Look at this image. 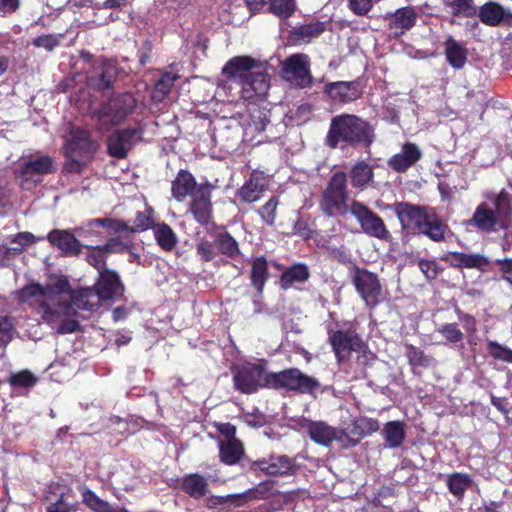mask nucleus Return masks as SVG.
I'll use <instances>...</instances> for the list:
<instances>
[{"mask_svg":"<svg viewBox=\"0 0 512 512\" xmlns=\"http://www.w3.org/2000/svg\"><path fill=\"white\" fill-rule=\"evenodd\" d=\"M16 295L19 302L28 304L50 325L76 310L94 311L102 303L94 287L72 291L69 281L63 276L49 277L45 286L29 284Z\"/></svg>","mask_w":512,"mask_h":512,"instance_id":"1","label":"nucleus"},{"mask_svg":"<svg viewBox=\"0 0 512 512\" xmlns=\"http://www.w3.org/2000/svg\"><path fill=\"white\" fill-rule=\"evenodd\" d=\"M228 81L241 87L242 97H264L270 88V77L265 66L249 56H237L222 69Z\"/></svg>","mask_w":512,"mask_h":512,"instance_id":"2","label":"nucleus"},{"mask_svg":"<svg viewBox=\"0 0 512 512\" xmlns=\"http://www.w3.org/2000/svg\"><path fill=\"white\" fill-rule=\"evenodd\" d=\"M373 140V130L368 122L356 115L341 114L331 119L325 144L334 149L340 143L369 146Z\"/></svg>","mask_w":512,"mask_h":512,"instance_id":"3","label":"nucleus"},{"mask_svg":"<svg viewBox=\"0 0 512 512\" xmlns=\"http://www.w3.org/2000/svg\"><path fill=\"white\" fill-rule=\"evenodd\" d=\"M483 197L494 205V209L487 202L479 204L468 220V225L489 233L495 231L496 226L512 214V184L498 194L486 191Z\"/></svg>","mask_w":512,"mask_h":512,"instance_id":"4","label":"nucleus"},{"mask_svg":"<svg viewBox=\"0 0 512 512\" xmlns=\"http://www.w3.org/2000/svg\"><path fill=\"white\" fill-rule=\"evenodd\" d=\"M394 211L404 229L417 230L436 242L443 240L446 226L431 209L400 202Z\"/></svg>","mask_w":512,"mask_h":512,"instance_id":"5","label":"nucleus"},{"mask_svg":"<svg viewBox=\"0 0 512 512\" xmlns=\"http://www.w3.org/2000/svg\"><path fill=\"white\" fill-rule=\"evenodd\" d=\"M348 199L347 176L344 172H336L321 194L319 209L327 217L345 216L351 213Z\"/></svg>","mask_w":512,"mask_h":512,"instance_id":"6","label":"nucleus"},{"mask_svg":"<svg viewBox=\"0 0 512 512\" xmlns=\"http://www.w3.org/2000/svg\"><path fill=\"white\" fill-rule=\"evenodd\" d=\"M64 149L69 158L66 169L69 172H78L86 159L95 151L96 143L91 140L86 130L70 125Z\"/></svg>","mask_w":512,"mask_h":512,"instance_id":"7","label":"nucleus"},{"mask_svg":"<svg viewBox=\"0 0 512 512\" xmlns=\"http://www.w3.org/2000/svg\"><path fill=\"white\" fill-rule=\"evenodd\" d=\"M329 341L338 362L348 360L352 352L361 354L365 359L371 356L365 343L352 329L329 331Z\"/></svg>","mask_w":512,"mask_h":512,"instance_id":"8","label":"nucleus"},{"mask_svg":"<svg viewBox=\"0 0 512 512\" xmlns=\"http://www.w3.org/2000/svg\"><path fill=\"white\" fill-rule=\"evenodd\" d=\"M136 100L130 93L121 94L110 99L94 113L102 128L123 121L135 108Z\"/></svg>","mask_w":512,"mask_h":512,"instance_id":"9","label":"nucleus"},{"mask_svg":"<svg viewBox=\"0 0 512 512\" xmlns=\"http://www.w3.org/2000/svg\"><path fill=\"white\" fill-rule=\"evenodd\" d=\"M269 379L270 374L265 372L260 363H244L233 372L235 388L245 394L254 393L259 387H270Z\"/></svg>","mask_w":512,"mask_h":512,"instance_id":"10","label":"nucleus"},{"mask_svg":"<svg viewBox=\"0 0 512 512\" xmlns=\"http://www.w3.org/2000/svg\"><path fill=\"white\" fill-rule=\"evenodd\" d=\"M270 387L286 388L298 391L303 394L313 393L320 387L317 379L303 374L298 369H289L280 373H271L269 379Z\"/></svg>","mask_w":512,"mask_h":512,"instance_id":"11","label":"nucleus"},{"mask_svg":"<svg viewBox=\"0 0 512 512\" xmlns=\"http://www.w3.org/2000/svg\"><path fill=\"white\" fill-rule=\"evenodd\" d=\"M282 77L292 86L305 88L311 85L310 58L303 53L292 54L281 66Z\"/></svg>","mask_w":512,"mask_h":512,"instance_id":"12","label":"nucleus"},{"mask_svg":"<svg viewBox=\"0 0 512 512\" xmlns=\"http://www.w3.org/2000/svg\"><path fill=\"white\" fill-rule=\"evenodd\" d=\"M351 277L356 291L366 306L375 307L382 296V285L377 274L365 268L354 267Z\"/></svg>","mask_w":512,"mask_h":512,"instance_id":"13","label":"nucleus"},{"mask_svg":"<svg viewBox=\"0 0 512 512\" xmlns=\"http://www.w3.org/2000/svg\"><path fill=\"white\" fill-rule=\"evenodd\" d=\"M351 214L367 235L381 240L389 238L390 233L383 220L361 202L351 201Z\"/></svg>","mask_w":512,"mask_h":512,"instance_id":"14","label":"nucleus"},{"mask_svg":"<svg viewBox=\"0 0 512 512\" xmlns=\"http://www.w3.org/2000/svg\"><path fill=\"white\" fill-rule=\"evenodd\" d=\"M299 426L312 441L324 447H329L334 440L343 441L344 436H347L344 430H338L323 421L302 418L299 421Z\"/></svg>","mask_w":512,"mask_h":512,"instance_id":"15","label":"nucleus"},{"mask_svg":"<svg viewBox=\"0 0 512 512\" xmlns=\"http://www.w3.org/2000/svg\"><path fill=\"white\" fill-rule=\"evenodd\" d=\"M142 139V130L127 128L118 130L108 139V153L115 158L126 157L128 151Z\"/></svg>","mask_w":512,"mask_h":512,"instance_id":"16","label":"nucleus"},{"mask_svg":"<svg viewBox=\"0 0 512 512\" xmlns=\"http://www.w3.org/2000/svg\"><path fill=\"white\" fill-rule=\"evenodd\" d=\"M211 191L212 186L210 184H200L191 197L189 211L195 221L201 225L207 224L211 219Z\"/></svg>","mask_w":512,"mask_h":512,"instance_id":"17","label":"nucleus"},{"mask_svg":"<svg viewBox=\"0 0 512 512\" xmlns=\"http://www.w3.org/2000/svg\"><path fill=\"white\" fill-rule=\"evenodd\" d=\"M94 289L102 302L115 299L124 293V285L118 273L110 269L100 271Z\"/></svg>","mask_w":512,"mask_h":512,"instance_id":"18","label":"nucleus"},{"mask_svg":"<svg viewBox=\"0 0 512 512\" xmlns=\"http://www.w3.org/2000/svg\"><path fill=\"white\" fill-rule=\"evenodd\" d=\"M100 228H106L114 232L128 229L127 223L122 220L103 218L90 220L84 225L75 228V233L79 237L93 242L95 239L102 237Z\"/></svg>","mask_w":512,"mask_h":512,"instance_id":"19","label":"nucleus"},{"mask_svg":"<svg viewBox=\"0 0 512 512\" xmlns=\"http://www.w3.org/2000/svg\"><path fill=\"white\" fill-rule=\"evenodd\" d=\"M388 29L394 37L402 36L416 24L417 13L413 7L407 6L385 15Z\"/></svg>","mask_w":512,"mask_h":512,"instance_id":"20","label":"nucleus"},{"mask_svg":"<svg viewBox=\"0 0 512 512\" xmlns=\"http://www.w3.org/2000/svg\"><path fill=\"white\" fill-rule=\"evenodd\" d=\"M258 468L270 476L291 475L296 470L294 461L286 455L270 456L255 463Z\"/></svg>","mask_w":512,"mask_h":512,"instance_id":"21","label":"nucleus"},{"mask_svg":"<svg viewBox=\"0 0 512 512\" xmlns=\"http://www.w3.org/2000/svg\"><path fill=\"white\" fill-rule=\"evenodd\" d=\"M325 92L329 97L341 103H349L358 99L361 95L359 85L355 81H338L325 85Z\"/></svg>","mask_w":512,"mask_h":512,"instance_id":"22","label":"nucleus"},{"mask_svg":"<svg viewBox=\"0 0 512 512\" xmlns=\"http://www.w3.org/2000/svg\"><path fill=\"white\" fill-rule=\"evenodd\" d=\"M48 241L64 252L66 255H77L81 252L83 245L74 234L68 230H52L47 235Z\"/></svg>","mask_w":512,"mask_h":512,"instance_id":"23","label":"nucleus"},{"mask_svg":"<svg viewBox=\"0 0 512 512\" xmlns=\"http://www.w3.org/2000/svg\"><path fill=\"white\" fill-rule=\"evenodd\" d=\"M478 16L480 21L488 26L512 22V14L496 2H487L481 6Z\"/></svg>","mask_w":512,"mask_h":512,"instance_id":"24","label":"nucleus"},{"mask_svg":"<svg viewBox=\"0 0 512 512\" xmlns=\"http://www.w3.org/2000/svg\"><path fill=\"white\" fill-rule=\"evenodd\" d=\"M422 156L417 145L406 143L403 145L400 153L395 154L388 161L389 166L396 172H405L414 165Z\"/></svg>","mask_w":512,"mask_h":512,"instance_id":"25","label":"nucleus"},{"mask_svg":"<svg viewBox=\"0 0 512 512\" xmlns=\"http://www.w3.org/2000/svg\"><path fill=\"white\" fill-rule=\"evenodd\" d=\"M194 176L187 170H180L172 182L171 191L173 197L182 202L187 196L192 197L198 188Z\"/></svg>","mask_w":512,"mask_h":512,"instance_id":"26","label":"nucleus"},{"mask_svg":"<svg viewBox=\"0 0 512 512\" xmlns=\"http://www.w3.org/2000/svg\"><path fill=\"white\" fill-rule=\"evenodd\" d=\"M324 24L309 23L295 27L291 32L289 39L294 45H302L311 42L324 32Z\"/></svg>","mask_w":512,"mask_h":512,"instance_id":"27","label":"nucleus"},{"mask_svg":"<svg viewBox=\"0 0 512 512\" xmlns=\"http://www.w3.org/2000/svg\"><path fill=\"white\" fill-rule=\"evenodd\" d=\"M378 429L379 423L377 420L368 417H358L352 422L351 427L347 428V432H345L347 436H344V439L349 436H355L356 439L349 440L351 445H355L359 439L376 432Z\"/></svg>","mask_w":512,"mask_h":512,"instance_id":"28","label":"nucleus"},{"mask_svg":"<svg viewBox=\"0 0 512 512\" xmlns=\"http://www.w3.org/2000/svg\"><path fill=\"white\" fill-rule=\"evenodd\" d=\"M265 189L264 178L252 175L238 190L237 195L242 201L252 203L262 197Z\"/></svg>","mask_w":512,"mask_h":512,"instance_id":"29","label":"nucleus"},{"mask_svg":"<svg viewBox=\"0 0 512 512\" xmlns=\"http://www.w3.org/2000/svg\"><path fill=\"white\" fill-rule=\"evenodd\" d=\"M182 490L194 499L204 497L208 492L207 479L198 473L188 474L181 482Z\"/></svg>","mask_w":512,"mask_h":512,"instance_id":"30","label":"nucleus"},{"mask_svg":"<svg viewBox=\"0 0 512 512\" xmlns=\"http://www.w3.org/2000/svg\"><path fill=\"white\" fill-rule=\"evenodd\" d=\"M444 46L448 63L455 69L463 68L467 59L466 48L452 36L447 37Z\"/></svg>","mask_w":512,"mask_h":512,"instance_id":"31","label":"nucleus"},{"mask_svg":"<svg viewBox=\"0 0 512 512\" xmlns=\"http://www.w3.org/2000/svg\"><path fill=\"white\" fill-rule=\"evenodd\" d=\"M309 276V270L306 265H292L283 272L280 278V286L281 288L287 290L291 287H294L296 284L304 283L308 280Z\"/></svg>","mask_w":512,"mask_h":512,"instance_id":"32","label":"nucleus"},{"mask_svg":"<svg viewBox=\"0 0 512 512\" xmlns=\"http://www.w3.org/2000/svg\"><path fill=\"white\" fill-rule=\"evenodd\" d=\"M250 279L255 289L259 293H262L268 279V264L267 260L263 256L253 259L251 263Z\"/></svg>","mask_w":512,"mask_h":512,"instance_id":"33","label":"nucleus"},{"mask_svg":"<svg viewBox=\"0 0 512 512\" xmlns=\"http://www.w3.org/2000/svg\"><path fill=\"white\" fill-rule=\"evenodd\" d=\"M157 244L165 251H171L177 244V236L173 229L166 223H158L153 227Z\"/></svg>","mask_w":512,"mask_h":512,"instance_id":"34","label":"nucleus"},{"mask_svg":"<svg viewBox=\"0 0 512 512\" xmlns=\"http://www.w3.org/2000/svg\"><path fill=\"white\" fill-rule=\"evenodd\" d=\"M243 446L237 439H227V441L220 444V457L221 461L227 465L236 464L242 454Z\"/></svg>","mask_w":512,"mask_h":512,"instance_id":"35","label":"nucleus"},{"mask_svg":"<svg viewBox=\"0 0 512 512\" xmlns=\"http://www.w3.org/2000/svg\"><path fill=\"white\" fill-rule=\"evenodd\" d=\"M271 489L272 484L270 482H261L255 487L237 494L238 502L236 503V507L244 506L254 500L267 498L271 493Z\"/></svg>","mask_w":512,"mask_h":512,"instance_id":"36","label":"nucleus"},{"mask_svg":"<svg viewBox=\"0 0 512 512\" xmlns=\"http://www.w3.org/2000/svg\"><path fill=\"white\" fill-rule=\"evenodd\" d=\"M352 186L363 189L373 178L372 167L364 161L357 162L350 171Z\"/></svg>","mask_w":512,"mask_h":512,"instance_id":"37","label":"nucleus"},{"mask_svg":"<svg viewBox=\"0 0 512 512\" xmlns=\"http://www.w3.org/2000/svg\"><path fill=\"white\" fill-rule=\"evenodd\" d=\"M443 4L454 17L469 18L477 12L474 0H443Z\"/></svg>","mask_w":512,"mask_h":512,"instance_id":"38","label":"nucleus"},{"mask_svg":"<svg viewBox=\"0 0 512 512\" xmlns=\"http://www.w3.org/2000/svg\"><path fill=\"white\" fill-rule=\"evenodd\" d=\"M446 484L451 494L462 499L466 490L472 485V479L468 474L453 473L447 476Z\"/></svg>","mask_w":512,"mask_h":512,"instance_id":"39","label":"nucleus"},{"mask_svg":"<svg viewBox=\"0 0 512 512\" xmlns=\"http://www.w3.org/2000/svg\"><path fill=\"white\" fill-rule=\"evenodd\" d=\"M384 439L390 448L399 447L404 438V424L400 421H390L383 428Z\"/></svg>","mask_w":512,"mask_h":512,"instance_id":"40","label":"nucleus"},{"mask_svg":"<svg viewBox=\"0 0 512 512\" xmlns=\"http://www.w3.org/2000/svg\"><path fill=\"white\" fill-rule=\"evenodd\" d=\"M52 159L48 156H41L34 160L27 161L22 168V175L32 177L34 174L43 175L52 171Z\"/></svg>","mask_w":512,"mask_h":512,"instance_id":"41","label":"nucleus"},{"mask_svg":"<svg viewBox=\"0 0 512 512\" xmlns=\"http://www.w3.org/2000/svg\"><path fill=\"white\" fill-rule=\"evenodd\" d=\"M82 501L87 505L93 512H128L126 509H114L106 501L100 499L90 489H84L82 491Z\"/></svg>","mask_w":512,"mask_h":512,"instance_id":"42","label":"nucleus"},{"mask_svg":"<svg viewBox=\"0 0 512 512\" xmlns=\"http://www.w3.org/2000/svg\"><path fill=\"white\" fill-rule=\"evenodd\" d=\"M153 217L154 209L150 206H146L144 211L137 212L131 226L127 224L128 229L126 231L136 233L146 231L150 228L153 229L155 226Z\"/></svg>","mask_w":512,"mask_h":512,"instance_id":"43","label":"nucleus"},{"mask_svg":"<svg viewBox=\"0 0 512 512\" xmlns=\"http://www.w3.org/2000/svg\"><path fill=\"white\" fill-rule=\"evenodd\" d=\"M406 355L409 364L413 367L428 368L436 365V361L433 357L426 355L424 351L413 345L406 346Z\"/></svg>","mask_w":512,"mask_h":512,"instance_id":"44","label":"nucleus"},{"mask_svg":"<svg viewBox=\"0 0 512 512\" xmlns=\"http://www.w3.org/2000/svg\"><path fill=\"white\" fill-rule=\"evenodd\" d=\"M297 9L295 0H270L268 11L281 19L291 17Z\"/></svg>","mask_w":512,"mask_h":512,"instance_id":"45","label":"nucleus"},{"mask_svg":"<svg viewBox=\"0 0 512 512\" xmlns=\"http://www.w3.org/2000/svg\"><path fill=\"white\" fill-rule=\"evenodd\" d=\"M215 245L222 254L231 258L240 253L237 241L226 232L217 235Z\"/></svg>","mask_w":512,"mask_h":512,"instance_id":"46","label":"nucleus"},{"mask_svg":"<svg viewBox=\"0 0 512 512\" xmlns=\"http://www.w3.org/2000/svg\"><path fill=\"white\" fill-rule=\"evenodd\" d=\"M116 77V69L112 65H106L102 68L97 81L94 82L90 78V84L97 87L99 90L109 89Z\"/></svg>","mask_w":512,"mask_h":512,"instance_id":"47","label":"nucleus"},{"mask_svg":"<svg viewBox=\"0 0 512 512\" xmlns=\"http://www.w3.org/2000/svg\"><path fill=\"white\" fill-rule=\"evenodd\" d=\"M487 351L489 355L496 360L512 363V350L507 346L489 340L487 343Z\"/></svg>","mask_w":512,"mask_h":512,"instance_id":"48","label":"nucleus"},{"mask_svg":"<svg viewBox=\"0 0 512 512\" xmlns=\"http://www.w3.org/2000/svg\"><path fill=\"white\" fill-rule=\"evenodd\" d=\"M269 121L268 111L259 108L253 109L250 114L248 129L262 132L265 130V127Z\"/></svg>","mask_w":512,"mask_h":512,"instance_id":"49","label":"nucleus"},{"mask_svg":"<svg viewBox=\"0 0 512 512\" xmlns=\"http://www.w3.org/2000/svg\"><path fill=\"white\" fill-rule=\"evenodd\" d=\"M455 258L466 268H482L488 264V260L480 254L456 253Z\"/></svg>","mask_w":512,"mask_h":512,"instance_id":"50","label":"nucleus"},{"mask_svg":"<svg viewBox=\"0 0 512 512\" xmlns=\"http://www.w3.org/2000/svg\"><path fill=\"white\" fill-rule=\"evenodd\" d=\"M106 251L103 246H95L90 247L89 252L87 254V262L95 267L98 272L104 270V266L106 263Z\"/></svg>","mask_w":512,"mask_h":512,"instance_id":"51","label":"nucleus"},{"mask_svg":"<svg viewBox=\"0 0 512 512\" xmlns=\"http://www.w3.org/2000/svg\"><path fill=\"white\" fill-rule=\"evenodd\" d=\"M69 492H61L59 499L51 504L47 511L48 512H76V505L69 501Z\"/></svg>","mask_w":512,"mask_h":512,"instance_id":"52","label":"nucleus"},{"mask_svg":"<svg viewBox=\"0 0 512 512\" xmlns=\"http://www.w3.org/2000/svg\"><path fill=\"white\" fill-rule=\"evenodd\" d=\"M278 203V199L276 197H272L260 209H258V213L262 220L269 225H272L276 219Z\"/></svg>","mask_w":512,"mask_h":512,"instance_id":"53","label":"nucleus"},{"mask_svg":"<svg viewBox=\"0 0 512 512\" xmlns=\"http://www.w3.org/2000/svg\"><path fill=\"white\" fill-rule=\"evenodd\" d=\"M437 332L443 335L447 341L457 343L462 341L463 333L458 328L456 323H448L437 328Z\"/></svg>","mask_w":512,"mask_h":512,"instance_id":"54","label":"nucleus"},{"mask_svg":"<svg viewBox=\"0 0 512 512\" xmlns=\"http://www.w3.org/2000/svg\"><path fill=\"white\" fill-rule=\"evenodd\" d=\"M238 502L237 494H228L225 496H210L206 499V506L209 509H215L220 505H224L226 503H230L236 507V503Z\"/></svg>","mask_w":512,"mask_h":512,"instance_id":"55","label":"nucleus"},{"mask_svg":"<svg viewBox=\"0 0 512 512\" xmlns=\"http://www.w3.org/2000/svg\"><path fill=\"white\" fill-rule=\"evenodd\" d=\"M11 385L23 388L31 387L36 383V378L29 372L23 371L14 374L10 378Z\"/></svg>","mask_w":512,"mask_h":512,"instance_id":"56","label":"nucleus"},{"mask_svg":"<svg viewBox=\"0 0 512 512\" xmlns=\"http://www.w3.org/2000/svg\"><path fill=\"white\" fill-rule=\"evenodd\" d=\"M13 323L8 317H0V346L7 345L12 339Z\"/></svg>","mask_w":512,"mask_h":512,"instance_id":"57","label":"nucleus"},{"mask_svg":"<svg viewBox=\"0 0 512 512\" xmlns=\"http://www.w3.org/2000/svg\"><path fill=\"white\" fill-rule=\"evenodd\" d=\"M349 9L356 15H366L373 7L372 0H348Z\"/></svg>","mask_w":512,"mask_h":512,"instance_id":"58","label":"nucleus"},{"mask_svg":"<svg viewBox=\"0 0 512 512\" xmlns=\"http://www.w3.org/2000/svg\"><path fill=\"white\" fill-rule=\"evenodd\" d=\"M33 45L38 48H44L47 51H52L59 45V39L54 35H41L33 40Z\"/></svg>","mask_w":512,"mask_h":512,"instance_id":"59","label":"nucleus"},{"mask_svg":"<svg viewBox=\"0 0 512 512\" xmlns=\"http://www.w3.org/2000/svg\"><path fill=\"white\" fill-rule=\"evenodd\" d=\"M106 253H124L129 249V245L120 238H111L103 245Z\"/></svg>","mask_w":512,"mask_h":512,"instance_id":"60","label":"nucleus"},{"mask_svg":"<svg viewBox=\"0 0 512 512\" xmlns=\"http://www.w3.org/2000/svg\"><path fill=\"white\" fill-rule=\"evenodd\" d=\"M502 278L512 285V258H504L496 261Z\"/></svg>","mask_w":512,"mask_h":512,"instance_id":"61","label":"nucleus"},{"mask_svg":"<svg viewBox=\"0 0 512 512\" xmlns=\"http://www.w3.org/2000/svg\"><path fill=\"white\" fill-rule=\"evenodd\" d=\"M418 266L426 278L434 279L437 277L438 267L434 261L420 260Z\"/></svg>","mask_w":512,"mask_h":512,"instance_id":"62","label":"nucleus"},{"mask_svg":"<svg viewBox=\"0 0 512 512\" xmlns=\"http://www.w3.org/2000/svg\"><path fill=\"white\" fill-rule=\"evenodd\" d=\"M35 240H36V237L32 233L21 232V233H18L17 235H15L12 238L11 242L13 244L20 245L19 249H21V252H22L26 247H28L30 244L35 242Z\"/></svg>","mask_w":512,"mask_h":512,"instance_id":"63","label":"nucleus"},{"mask_svg":"<svg viewBox=\"0 0 512 512\" xmlns=\"http://www.w3.org/2000/svg\"><path fill=\"white\" fill-rule=\"evenodd\" d=\"M197 253L204 261H210L214 258L213 246L208 241H202L198 244Z\"/></svg>","mask_w":512,"mask_h":512,"instance_id":"64","label":"nucleus"}]
</instances>
